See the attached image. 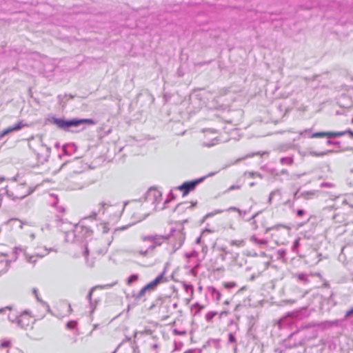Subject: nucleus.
I'll return each mask as SVG.
<instances>
[{"label": "nucleus", "mask_w": 353, "mask_h": 353, "mask_svg": "<svg viewBox=\"0 0 353 353\" xmlns=\"http://www.w3.org/2000/svg\"><path fill=\"white\" fill-rule=\"evenodd\" d=\"M28 312L36 322V330L43 334H48L55 328V323L53 319L46 316V309L42 305L32 306Z\"/></svg>", "instance_id": "f257e3e1"}, {"label": "nucleus", "mask_w": 353, "mask_h": 353, "mask_svg": "<svg viewBox=\"0 0 353 353\" xmlns=\"http://www.w3.org/2000/svg\"><path fill=\"white\" fill-rule=\"evenodd\" d=\"M10 346H11V343H10V341H8L3 342L0 345L1 347L9 348V347H10Z\"/></svg>", "instance_id": "ddd939ff"}, {"label": "nucleus", "mask_w": 353, "mask_h": 353, "mask_svg": "<svg viewBox=\"0 0 353 353\" xmlns=\"http://www.w3.org/2000/svg\"><path fill=\"white\" fill-rule=\"evenodd\" d=\"M199 182V181H187L180 185L178 189L183 191V195L185 196L193 190Z\"/></svg>", "instance_id": "0eeeda50"}, {"label": "nucleus", "mask_w": 353, "mask_h": 353, "mask_svg": "<svg viewBox=\"0 0 353 353\" xmlns=\"http://www.w3.org/2000/svg\"><path fill=\"white\" fill-rule=\"evenodd\" d=\"M77 325V323L76 321H70L66 323V327H67V328H68L70 330H72L76 327Z\"/></svg>", "instance_id": "f8f14e48"}, {"label": "nucleus", "mask_w": 353, "mask_h": 353, "mask_svg": "<svg viewBox=\"0 0 353 353\" xmlns=\"http://www.w3.org/2000/svg\"><path fill=\"white\" fill-rule=\"evenodd\" d=\"M95 289H96V288H93L91 289V290L90 291V292L88 295V299L90 303H93L94 304H97L98 301L92 299V294Z\"/></svg>", "instance_id": "9d476101"}, {"label": "nucleus", "mask_w": 353, "mask_h": 353, "mask_svg": "<svg viewBox=\"0 0 353 353\" xmlns=\"http://www.w3.org/2000/svg\"><path fill=\"white\" fill-rule=\"evenodd\" d=\"M347 133L352 138H353V132L352 130H348Z\"/></svg>", "instance_id": "5701e85b"}, {"label": "nucleus", "mask_w": 353, "mask_h": 353, "mask_svg": "<svg viewBox=\"0 0 353 353\" xmlns=\"http://www.w3.org/2000/svg\"><path fill=\"white\" fill-rule=\"evenodd\" d=\"M346 134V132H319L314 133L312 138H322V137H339L343 136Z\"/></svg>", "instance_id": "423d86ee"}, {"label": "nucleus", "mask_w": 353, "mask_h": 353, "mask_svg": "<svg viewBox=\"0 0 353 353\" xmlns=\"http://www.w3.org/2000/svg\"><path fill=\"white\" fill-rule=\"evenodd\" d=\"M1 231H2V230H1V228L0 227V234L1 233Z\"/></svg>", "instance_id": "a878e982"}, {"label": "nucleus", "mask_w": 353, "mask_h": 353, "mask_svg": "<svg viewBox=\"0 0 353 353\" xmlns=\"http://www.w3.org/2000/svg\"><path fill=\"white\" fill-rule=\"evenodd\" d=\"M311 154L313 157H322V156H324L325 154V152H320V153L311 152Z\"/></svg>", "instance_id": "4468645a"}, {"label": "nucleus", "mask_w": 353, "mask_h": 353, "mask_svg": "<svg viewBox=\"0 0 353 353\" xmlns=\"http://www.w3.org/2000/svg\"><path fill=\"white\" fill-rule=\"evenodd\" d=\"M167 281L166 278L165 277V274L163 272L160 274L157 277L155 278L153 281L148 283L146 285L141 289L137 294V298L141 299L145 293L147 291H154L156 290L157 287L163 283Z\"/></svg>", "instance_id": "20e7f679"}, {"label": "nucleus", "mask_w": 353, "mask_h": 353, "mask_svg": "<svg viewBox=\"0 0 353 353\" xmlns=\"http://www.w3.org/2000/svg\"><path fill=\"white\" fill-rule=\"evenodd\" d=\"M89 254V250L88 248L86 247L84 251V255L85 257H88Z\"/></svg>", "instance_id": "4be33fe9"}, {"label": "nucleus", "mask_w": 353, "mask_h": 353, "mask_svg": "<svg viewBox=\"0 0 353 353\" xmlns=\"http://www.w3.org/2000/svg\"><path fill=\"white\" fill-rule=\"evenodd\" d=\"M303 214H304V211L303 210H299L297 211V215L300 217L302 216L303 215Z\"/></svg>", "instance_id": "6ab92c4d"}, {"label": "nucleus", "mask_w": 353, "mask_h": 353, "mask_svg": "<svg viewBox=\"0 0 353 353\" xmlns=\"http://www.w3.org/2000/svg\"><path fill=\"white\" fill-rule=\"evenodd\" d=\"M353 315V307L347 310L345 313V317H350Z\"/></svg>", "instance_id": "2eb2a0df"}, {"label": "nucleus", "mask_w": 353, "mask_h": 353, "mask_svg": "<svg viewBox=\"0 0 353 353\" xmlns=\"http://www.w3.org/2000/svg\"><path fill=\"white\" fill-rule=\"evenodd\" d=\"M241 186L239 185H232L229 188V190H239Z\"/></svg>", "instance_id": "dca6fc26"}, {"label": "nucleus", "mask_w": 353, "mask_h": 353, "mask_svg": "<svg viewBox=\"0 0 353 353\" xmlns=\"http://www.w3.org/2000/svg\"><path fill=\"white\" fill-rule=\"evenodd\" d=\"M17 324L26 330H32L34 328V325H36V322L28 311L25 310L19 316Z\"/></svg>", "instance_id": "39448f33"}, {"label": "nucleus", "mask_w": 353, "mask_h": 353, "mask_svg": "<svg viewBox=\"0 0 353 353\" xmlns=\"http://www.w3.org/2000/svg\"><path fill=\"white\" fill-rule=\"evenodd\" d=\"M81 228L85 229L86 230V233H88L90 235L92 234V233H93L92 230H90L89 228H88L86 227L81 226Z\"/></svg>", "instance_id": "f3484780"}, {"label": "nucleus", "mask_w": 353, "mask_h": 353, "mask_svg": "<svg viewBox=\"0 0 353 353\" xmlns=\"http://www.w3.org/2000/svg\"><path fill=\"white\" fill-rule=\"evenodd\" d=\"M173 305L169 298L158 299L149 307V311L158 321H163L170 319L173 314Z\"/></svg>", "instance_id": "f03ea898"}, {"label": "nucleus", "mask_w": 353, "mask_h": 353, "mask_svg": "<svg viewBox=\"0 0 353 353\" xmlns=\"http://www.w3.org/2000/svg\"><path fill=\"white\" fill-rule=\"evenodd\" d=\"M24 126H25V125L23 123V121H19L17 123H16L13 126H10V127H8V128L4 129L1 132L0 137H3L11 132L18 131V130L22 129Z\"/></svg>", "instance_id": "6e6552de"}, {"label": "nucleus", "mask_w": 353, "mask_h": 353, "mask_svg": "<svg viewBox=\"0 0 353 353\" xmlns=\"http://www.w3.org/2000/svg\"><path fill=\"white\" fill-rule=\"evenodd\" d=\"M228 314V311H222L220 313V317H222L223 316H227Z\"/></svg>", "instance_id": "aec40b11"}, {"label": "nucleus", "mask_w": 353, "mask_h": 353, "mask_svg": "<svg viewBox=\"0 0 353 353\" xmlns=\"http://www.w3.org/2000/svg\"><path fill=\"white\" fill-rule=\"evenodd\" d=\"M217 314L216 312H209L205 315V319L208 321H211L214 316H216Z\"/></svg>", "instance_id": "9b49d317"}, {"label": "nucleus", "mask_w": 353, "mask_h": 353, "mask_svg": "<svg viewBox=\"0 0 353 353\" xmlns=\"http://www.w3.org/2000/svg\"><path fill=\"white\" fill-rule=\"evenodd\" d=\"M217 299L219 300L221 298V294L219 292H217Z\"/></svg>", "instance_id": "b1692460"}, {"label": "nucleus", "mask_w": 353, "mask_h": 353, "mask_svg": "<svg viewBox=\"0 0 353 353\" xmlns=\"http://www.w3.org/2000/svg\"><path fill=\"white\" fill-rule=\"evenodd\" d=\"M53 123L59 128L64 130H67L68 128L72 126H79L83 123H87L89 125H94L95 122L91 119H72L65 121L61 119H54Z\"/></svg>", "instance_id": "7ed1b4c3"}, {"label": "nucleus", "mask_w": 353, "mask_h": 353, "mask_svg": "<svg viewBox=\"0 0 353 353\" xmlns=\"http://www.w3.org/2000/svg\"><path fill=\"white\" fill-rule=\"evenodd\" d=\"M225 287H234L235 286L234 283H224Z\"/></svg>", "instance_id": "412c9836"}, {"label": "nucleus", "mask_w": 353, "mask_h": 353, "mask_svg": "<svg viewBox=\"0 0 353 353\" xmlns=\"http://www.w3.org/2000/svg\"><path fill=\"white\" fill-rule=\"evenodd\" d=\"M6 309H8V310H12V307L7 306V307H6L1 308V309H0V313H3V312H4V311H5Z\"/></svg>", "instance_id": "a211bd4d"}, {"label": "nucleus", "mask_w": 353, "mask_h": 353, "mask_svg": "<svg viewBox=\"0 0 353 353\" xmlns=\"http://www.w3.org/2000/svg\"><path fill=\"white\" fill-rule=\"evenodd\" d=\"M224 304H225V305H229V304H230L229 301H228V300L225 301H224Z\"/></svg>", "instance_id": "393cba45"}, {"label": "nucleus", "mask_w": 353, "mask_h": 353, "mask_svg": "<svg viewBox=\"0 0 353 353\" xmlns=\"http://www.w3.org/2000/svg\"><path fill=\"white\" fill-rule=\"evenodd\" d=\"M139 276L137 274L131 275L127 280L126 283L128 285H131L133 282H135L138 280Z\"/></svg>", "instance_id": "1a4fd4ad"}]
</instances>
